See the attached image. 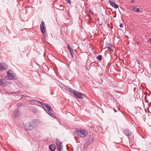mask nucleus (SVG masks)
<instances>
[{
	"mask_svg": "<svg viewBox=\"0 0 151 151\" xmlns=\"http://www.w3.org/2000/svg\"><path fill=\"white\" fill-rule=\"evenodd\" d=\"M22 104L21 103L19 102L17 104V105L18 106L20 107L22 106Z\"/></svg>",
	"mask_w": 151,
	"mask_h": 151,
	"instance_id": "26",
	"label": "nucleus"
},
{
	"mask_svg": "<svg viewBox=\"0 0 151 151\" xmlns=\"http://www.w3.org/2000/svg\"><path fill=\"white\" fill-rule=\"evenodd\" d=\"M36 102H37V103H40V102H41V101H39L37 100H36Z\"/></svg>",
	"mask_w": 151,
	"mask_h": 151,
	"instance_id": "34",
	"label": "nucleus"
},
{
	"mask_svg": "<svg viewBox=\"0 0 151 151\" xmlns=\"http://www.w3.org/2000/svg\"><path fill=\"white\" fill-rule=\"evenodd\" d=\"M44 110L45 111H46L47 113L48 112V111L47 109H44Z\"/></svg>",
	"mask_w": 151,
	"mask_h": 151,
	"instance_id": "35",
	"label": "nucleus"
},
{
	"mask_svg": "<svg viewBox=\"0 0 151 151\" xmlns=\"http://www.w3.org/2000/svg\"><path fill=\"white\" fill-rule=\"evenodd\" d=\"M40 104L42 106H43V105H45L46 106V104H45V103H43L42 102H40Z\"/></svg>",
	"mask_w": 151,
	"mask_h": 151,
	"instance_id": "30",
	"label": "nucleus"
},
{
	"mask_svg": "<svg viewBox=\"0 0 151 151\" xmlns=\"http://www.w3.org/2000/svg\"><path fill=\"white\" fill-rule=\"evenodd\" d=\"M111 99H114L113 96L112 95H111Z\"/></svg>",
	"mask_w": 151,
	"mask_h": 151,
	"instance_id": "37",
	"label": "nucleus"
},
{
	"mask_svg": "<svg viewBox=\"0 0 151 151\" xmlns=\"http://www.w3.org/2000/svg\"><path fill=\"white\" fill-rule=\"evenodd\" d=\"M62 142H60V141L58 139L56 140V146L58 145H59V144H62Z\"/></svg>",
	"mask_w": 151,
	"mask_h": 151,
	"instance_id": "21",
	"label": "nucleus"
},
{
	"mask_svg": "<svg viewBox=\"0 0 151 151\" xmlns=\"http://www.w3.org/2000/svg\"><path fill=\"white\" fill-rule=\"evenodd\" d=\"M114 47L111 44V45L108 47V49L109 50L111 51H112L114 50Z\"/></svg>",
	"mask_w": 151,
	"mask_h": 151,
	"instance_id": "17",
	"label": "nucleus"
},
{
	"mask_svg": "<svg viewBox=\"0 0 151 151\" xmlns=\"http://www.w3.org/2000/svg\"><path fill=\"white\" fill-rule=\"evenodd\" d=\"M65 1L67 3L69 4L70 5L71 0H65Z\"/></svg>",
	"mask_w": 151,
	"mask_h": 151,
	"instance_id": "27",
	"label": "nucleus"
},
{
	"mask_svg": "<svg viewBox=\"0 0 151 151\" xmlns=\"http://www.w3.org/2000/svg\"><path fill=\"white\" fill-rule=\"evenodd\" d=\"M97 59L99 61H101L102 58V56L101 55H99L96 57Z\"/></svg>",
	"mask_w": 151,
	"mask_h": 151,
	"instance_id": "16",
	"label": "nucleus"
},
{
	"mask_svg": "<svg viewBox=\"0 0 151 151\" xmlns=\"http://www.w3.org/2000/svg\"><path fill=\"white\" fill-rule=\"evenodd\" d=\"M90 144H89V143H88L86 142V143H85L84 144V148H86Z\"/></svg>",
	"mask_w": 151,
	"mask_h": 151,
	"instance_id": "18",
	"label": "nucleus"
},
{
	"mask_svg": "<svg viewBox=\"0 0 151 151\" xmlns=\"http://www.w3.org/2000/svg\"><path fill=\"white\" fill-rule=\"evenodd\" d=\"M40 28L41 32L42 34H44L45 33V24L44 22L42 21L41 22V23L40 25Z\"/></svg>",
	"mask_w": 151,
	"mask_h": 151,
	"instance_id": "5",
	"label": "nucleus"
},
{
	"mask_svg": "<svg viewBox=\"0 0 151 151\" xmlns=\"http://www.w3.org/2000/svg\"><path fill=\"white\" fill-rule=\"evenodd\" d=\"M60 7H62V8H63V6H60Z\"/></svg>",
	"mask_w": 151,
	"mask_h": 151,
	"instance_id": "40",
	"label": "nucleus"
},
{
	"mask_svg": "<svg viewBox=\"0 0 151 151\" xmlns=\"http://www.w3.org/2000/svg\"><path fill=\"white\" fill-rule=\"evenodd\" d=\"M56 146L57 147V149L58 151H61L62 150L63 146L62 144H59V145H57Z\"/></svg>",
	"mask_w": 151,
	"mask_h": 151,
	"instance_id": "13",
	"label": "nucleus"
},
{
	"mask_svg": "<svg viewBox=\"0 0 151 151\" xmlns=\"http://www.w3.org/2000/svg\"><path fill=\"white\" fill-rule=\"evenodd\" d=\"M38 123V121L36 119L33 120L32 121V124L34 125V126H36L37 125V124Z\"/></svg>",
	"mask_w": 151,
	"mask_h": 151,
	"instance_id": "14",
	"label": "nucleus"
},
{
	"mask_svg": "<svg viewBox=\"0 0 151 151\" xmlns=\"http://www.w3.org/2000/svg\"><path fill=\"white\" fill-rule=\"evenodd\" d=\"M24 128L26 130L29 131L33 129L34 126L29 122H28L25 124Z\"/></svg>",
	"mask_w": 151,
	"mask_h": 151,
	"instance_id": "3",
	"label": "nucleus"
},
{
	"mask_svg": "<svg viewBox=\"0 0 151 151\" xmlns=\"http://www.w3.org/2000/svg\"><path fill=\"white\" fill-rule=\"evenodd\" d=\"M68 90L69 91L70 93L71 94H72L73 93L74 91V90L73 89L71 88H70Z\"/></svg>",
	"mask_w": 151,
	"mask_h": 151,
	"instance_id": "23",
	"label": "nucleus"
},
{
	"mask_svg": "<svg viewBox=\"0 0 151 151\" xmlns=\"http://www.w3.org/2000/svg\"><path fill=\"white\" fill-rule=\"evenodd\" d=\"M123 26V24L122 23H121L119 25V27L120 28H122Z\"/></svg>",
	"mask_w": 151,
	"mask_h": 151,
	"instance_id": "33",
	"label": "nucleus"
},
{
	"mask_svg": "<svg viewBox=\"0 0 151 151\" xmlns=\"http://www.w3.org/2000/svg\"><path fill=\"white\" fill-rule=\"evenodd\" d=\"M140 11V9H139V8H136V11H135V12H139Z\"/></svg>",
	"mask_w": 151,
	"mask_h": 151,
	"instance_id": "29",
	"label": "nucleus"
},
{
	"mask_svg": "<svg viewBox=\"0 0 151 151\" xmlns=\"http://www.w3.org/2000/svg\"><path fill=\"white\" fill-rule=\"evenodd\" d=\"M35 101H36V100L34 99H32L31 100V102L32 103H33Z\"/></svg>",
	"mask_w": 151,
	"mask_h": 151,
	"instance_id": "32",
	"label": "nucleus"
},
{
	"mask_svg": "<svg viewBox=\"0 0 151 151\" xmlns=\"http://www.w3.org/2000/svg\"><path fill=\"white\" fill-rule=\"evenodd\" d=\"M7 65L6 64L4 63H0V70H5L6 69Z\"/></svg>",
	"mask_w": 151,
	"mask_h": 151,
	"instance_id": "7",
	"label": "nucleus"
},
{
	"mask_svg": "<svg viewBox=\"0 0 151 151\" xmlns=\"http://www.w3.org/2000/svg\"><path fill=\"white\" fill-rule=\"evenodd\" d=\"M19 112L18 110H15L13 113V116L14 117H17L19 116Z\"/></svg>",
	"mask_w": 151,
	"mask_h": 151,
	"instance_id": "10",
	"label": "nucleus"
},
{
	"mask_svg": "<svg viewBox=\"0 0 151 151\" xmlns=\"http://www.w3.org/2000/svg\"><path fill=\"white\" fill-rule=\"evenodd\" d=\"M123 132L124 134L127 136H129L132 134L130 131L128 129H124Z\"/></svg>",
	"mask_w": 151,
	"mask_h": 151,
	"instance_id": "9",
	"label": "nucleus"
},
{
	"mask_svg": "<svg viewBox=\"0 0 151 151\" xmlns=\"http://www.w3.org/2000/svg\"><path fill=\"white\" fill-rule=\"evenodd\" d=\"M11 70H9L7 73V75L5 77V78L7 79L14 80L17 79V77L15 76V74L11 73Z\"/></svg>",
	"mask_w": 151,
	"mask_h": 151,
	"instance_id": "2",
	"label": "nucleus"
},
{
	"mask_svg": "<svg viewBox=\"0 0 151 151\" xmlns=\"http://www.w3.org/2000/svg\"><path fill=\"white\" fill-rule=\"evenodd\" d=\"M111 44H109V43H106V47H104V49H105L106 48H108V47L109 46L111 45Z\"/></svg>",
	"mask_w": 151,
	"mask_h": 151,
	"instance_id": "22",
	"label": "nucleus"
},
{
	"mask_svg": "<svg viewBox=\"0 0 151 151\" xmlns=\"http://www.w3.org/2000/svg\"><path fill=\"white\" fill-rule=\"evenodd\" d=\"M110 4L113 7L115 8H117L119 6L117 4H116L115 3L113 2L111 0H108Z\"/></svg>",
	"mask_w": 151,
	"mask_h": 151,
	"instance_id": "8",
	"label": "nucleus"
},
{
	"mask_svg": "<svg viewBox=\"0 0 151 151\" xmlns=\"http://www.w3.org/2000/svg\"><path fill=\"white\" fill-rule=\"evenodd\" d=\"M6 80L5 79H0V85L1 86H6L7 85Z\"/></svg>",
	"mask_w": 151,
	"mask_h": 151,
	"instance_id": "6",
	"label": "nucleus"
},
{
	"mask_svg": "<svg viewBox=\"0 0 151 151\" xmlns=\"http://www.w3.org/2000/svg\"><path fill=\"white\" fill-rule=\"evenodd\" d=\"M132 9L133 11H135L136 9V8H135V7L134 6L132 7Z\"/></svg>",
	"mask_w": 151,
	"mask_h": 151,
	"instance_id": "31",
	"label": "nucleus"
},
{
	"mask_svg": "<svg viewBox=\"0 0 151 151\" xmlns=\"http://www.w3.org/2000/svg\"><path fill=\"white\" fill-rule=\"evenodd\" d=\"M46 107L48 110V111H52L51 106L49 104H47L46 105Z\"/></svg>",
	"mask_w": 151,
	"mask_h": 151,
	"instance_id": "15",
	"label": "nucleus"
},
{
	"mask_svg": "<svg viewBox=\"0 0 151 151\" xmlns=\"http://www.w3.org/2000/svg\"><path fill=\"white\" fill-rule=\"evenodd\" d=\"M68 49H69V48H71V47H70V45L69 44H68Z\"/></svg>",
	"mask_w": 151,
	"mask_h": 151,
	"instance_id": "36",
	"label": "nucleus"
},
{
	"mask_svg": "<svg viewBox=\"0 0 151 151\" xmlns=\"http://www.w3.org/2000/svg\"><path fill=\"white\" fill-rule=\"evenodd\" d=\"M73 95L77 98L82 99L83 98L82 96V94L78 91L74 90V91Z\"/></svg>",
	"mask_w": 151,
	"mask_h": 151,
	"instance_id": "4",
	"label": "nucleus"
},
{
	"mask_svg": "<svg viewBox=\"0 0 151 151\" xmlns=\"http://www.w3.org/2000/svg\"><path fill=\"white\" fill-rule=\"evenodd\" d=\"M134 2V0H132V1H131V2L132 3H133V2Z\"/></svg>",
	"mask_w": 151,
	"mask_h": 151,
	"instance_id": "39",
	"label": "nucleus"
},
{
	"mask_svg": "<svg viewBox=\"0 0 151 151\" xmlns=\"http://www.w3.org/2000/svg\"><path fill=\"white\" fill-rule=\"evenodd\" d=\"M68 50L70 52H71L72 51H73V49L71 48H69V49Z\"/></svg>",
	"mask_w": 151,
	"mask_h": 151,
	"instance_id": "28",
	"label": "nucleus"
},
{
	"mask_svg": "<svg viewBox=\"0 0 151 151\" xmlns=\"http://www.w3.org/2000/svg\"><path fill=\"white\" fill-rule=\"evenodd\" d=\"M89 12L92 15L94 14V13L92 11V10L91 9H89Z\"/></svg>",
	"mask_w": 151,
	"mask_h": 151,
	"instance_id": "24",
	"label": "nucleus"
},
{
	"mask_svg": "<svg viewBox=\"0 0 151 151\" xmlns=\"http://www.w3.org/2000/svg\"><path fill=\"white\" fill-rule=\"evenodd\" d=\"M140 44V42L139 41H137V45L139 44Z\"/></svg>",
	"mask_w": 151,
	"mask_h": 151,
	"instance_id": "38",
	"label": "nucleus"
},
{
	"mask_svg": "<svg viewBox=\"0 0 151 151\" xmlns=\"http://www.w3.org/2000/svg\"><path fill=\"white\" fill-rule=\"evenodd\" d=\"M49 149L52 151H53L55 150L56 147L54 144H51L49 146Z\"/></svg>",
	"mask_w": 151,
	"mask_h": 151,
	"instance_id": "11",
	"label": "nucleus"
},
{
	"mask_svg": "<svg viewBox=\"0 0 151 151\" xmlns=\"http://www.w3.org/2000/svg\"><path fill=\"white\" fill-rule=\"evenodd\" d=\"M70 54L71 55V56L73 58V56H74V52L73 51H72L71 52H70Z\"/></svg>",
	"mask_w": 151,
	"mask_h": 151,
	"instance_id": "25",
	"label": "nucleus"
},
{
	"mask_svg": "<svg viewBox=\"0 0 151 151\" xmlns=\"http://www.w3.org/2000/svg\"><path fill=\"white\" fill-rule=\"evenodd\" d=\"M63 88H64L66 91H68V90L70 88L68 86L65 85H63Z\"/></svg>",
	"mask_w": 151,
	"mask_h": 151,
	"instance_id": "19",
	"label": "nucleus"
},
{
	"mask_svg": "<svg viewBox=\"0 0 151 151\" xmlns=\"http://www.w3.org/2000/svg\"><path fill=\"white\" fill-rule=\"evenodd\" d=\"M48 114H49V115L51 116H52V117H54L55 116V115L52 114L51 112H50V111H48Z\"/></svg>",
	"mask_w": 151,
	"mask_h": 151,
	"instance_id": "20",
	"label": "nucleus"
},
{
	"mask_svg": "<svg viewBox=\"0 0 151 151\" xmlns=\"http://www.w3.org/2000/svg\"><path fill=\"white\" fill-rule=\"evenodd\" d=\"M93 137H92V136L91 135L90 136V137L88 139L87 141H86V142L89 143V144H91V143H92L93 142Z\"/></svg>",
	"mask_w": 151,
	"mask_h": 151,
	"instance_id": "12",
	"label": "nucleus"
},
{
	"mask_svg": "<svg viewBox=\"0 0 151 151\" xmlns=\"http://www.w3.org/2000/svg\"><path fill=\"white\" fill-rule=\"evenodd\" d=\"M74 133L76 135L81 137H84L87 135L88 132L86 130H84L77 129L74 131Z\"/></svg>",
	"mask_w": 151,
	"mask_h": 151,
	"instance_id": "1",
	"label": "nucleus"
}]
</instances>
